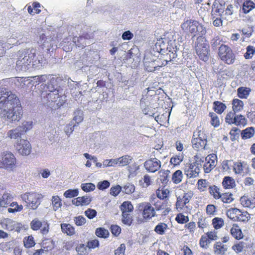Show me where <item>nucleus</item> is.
Instances as JSON below:
<instances>
[{"label":"nucleus","mask_w":255,"mask_h":255,"mask_svg":"<svg viewBox=\"0 0 255 255\" xmlns=\"http://www.w3.org/2000/svg\"><path fill=\"white\" fill-rule=\"evenodd\" d=\"M144 166L149 172H154L160 168L161 163L160 160H146Z\"/></svg>","instance_id":"nucleus-16"},{"label":"nucleus","mask_w":255,"mask_h":255,"mask_svg":"<svg viewBox=\"0 0 255 255\" xmlns=\"http://www.w3.org/2000/svg\"><path fill=\"white\" fill-rule=\"evenodd\" d=\"M61 228L63 233L71 236L75 233L74 227L69 224H61Z\"/></svg>","instance_id":"nucleus-31"},{"label":"nucleus","mask_w":255,"mask_h":255,"mask_svg":"<svg viewBox=\"0 0 255 255\" xmlns=\"http://www.w3.org/2000/svg\"><path fill=\"white\" fill-rule=\"evenodd\" d=\"M210 46L204 36H198L195 44V49L199 58L204 61L209 59Z\"/></svg>","instance_id":"nucleus-4"},{"label":"nucleus","mask_w":255,"mask_h":255,"mask_svg":"<svg viewBox=\"0 0 255 255\" xmlns=\"http://www.w3.org/2000/svg\"><path fill=\"white\" fill-rule=\"evenodd\" d=\"M237 218V221L246 222L250 219V215L247 212H242L239 210V214Z\"/></svg>","instance_id":"nucleus-53"},{"label":"nucleus","mask_w":255,"mask_h":255,"mask_svg":"<svg viewBox=\"0 0 255 255\" xmlns=\"http://www.w3.org/2000/svg\"><path fill=\"white\" fill-rule=\"evenodd\" d=\"M255 7V3L251 0H246L243 3V11L248 13Z\"/></svg>","instance_id":"nucleus-29"},{"label":"nucleus","mask_w":255,"mask_h":255,"mask_svg":"<svg viewBox=\"0 0 255 255\" xmlns=\"http://www.w3.org/2000/svg\"><path fill=\"white\" fill-rule=\"evenodd\" d=\"M23 244L25 248H30L35 245L33 238L32 236H28L23 239Z\"/></svg>","instance_id":"nucleus-61"},{"label":"nucleus","mask_w":255,"mask_h":255,"mask_svg":"<svg viewBox=\"0 0 255 255\" xmlns=\"http://www.w3.org/2000/svg\"><path fill=\"white\" fill-rule=\"evenodd\" d=\"M30 64L29 62L28 61V60L25 58L22 54L21 56L18 58L16 62V65L21 67V68H26Z\"/></svg>","instance_id":"nucleus-48"},{"label":"nucleus","mask_w":255,"mask_h":255,"mask_svg":"<svg viewBox=\"0 0 255 255\" xmlns=\"http://www.w3.org/2000/svg\"><path fill=\"white\" fill-rule=\"evenodd\" d=\"M230 232L233 237L237 240H240L243 238V234L240 228L236 224L233 225Z\"/></svg>","instance_id":"nucleus-23"},{"label":"nucleus","mask_w":255,"mask_h":255,"mask_svg":"<svg viewBox=\"0 0 255 255\" xmlns=\"http://www.w3.org/2000/svg\"><path fill=\"white\" fill-rule=\"evenodd\" d=\"M239 214V209L237 208H231L227 210L226 215L227 217L233 221H238L237 216Z\"/></svg>","instance_id":"nucleus-32"},{"label":"nucleus","mask_w":255,"mask_h":255,"mask_svg":"<svg viewBox=\"0 0 255 255\" xmlns=\"http://www.w3.org/2000/svg\"><path fill=\"white\" fill-rule=\"evenodd\" d=\"M255 129L253 127L247 128L241 132V136L243 139L252 137L255 134Z\"/></svg>","instance_id":"nucleus-28"},{"label":"nucleus","mask_w":255,"mask_h":255,"mask_svg":"<svg viewBox=\"0 0 255 255\" xmlns=\"http://www.w3.org/2000/svg\"><path fill=\"white\" fill-rule=\"evenodd\" d=\"M144 66L145 70L148 72H154L157 70V66L155 64L154 61H149L147 58H144Z\"/></svg>","instance_id":"nucleus-27"},{"label":"nucleus","mask_w":255,"mask_h":255,"mask_svg":"<svg viewBox=\"0 0 255 255\" xmlns=\"http://www.w3.org/2000/svg\"><path fill=\"white\" fill-rule=\"evenodd\" d=\"M52 204L54 211L57 210L62 206L61 200L58 196H54L52 198Z\"/></svg>","instance_id":"nucleus-46"},{"label":"nucleus","mask_w":255,"mask_h":255,"mask_svg":"<svg viewBox=\"0 0 255 255\" xmlns=\"http://www.w3.org/2000/svg\"><path fill=\"white\" fill-rule=\"evenodd\" d=\"M206 162L203 165L204 171L209 173L217 165V160H205Z\"/></svg>","instance_id":"nucleus-35"},{"label":"nucleus","mask_w":255,"mask_h":255,"mask_svg":"<svg viewBox=\"0 0 255 255\" xmlns=\"http://www.w3.org/2000/svg\"><path fill=\"white\" fill-rule=\"evenodd\" d=\"M73 42L77 47L82 48L85 47L86 45V43L84 38H82L81 35L79 36H74L73 38Z\"/></svg>","instance_id":"nucleus-41"},{"label":"nucleus","mask_w":255,"mask_h":255,"mask_svg":"<svg viewBox=\"0 0 255 255\" xmlns=\"http://www.w3.org/2000/svg\"><path fill=\"white\" fill-rule=\"evenodd\" d=\"M224 220L221 218H215L212 220V224L216 229L221 228L224 225Z\"/></svg>","instance_id":"nucleus-62"},{"label":"nucleus","mask_w":255,"mask_h":255,"mask_svg":"<svg viewBox=\"0 0 255 255\" xmlns=\"http://www.w3.org/2000/svg\"><path fill=\"white\" fill-rule=\"evenodd\" d=\"M212 12L213 15L220 16L224 12V8L220 4H214Z\"/></svg>","instance_id":"nucleus-42"},{"label":"nucleus","mask_w":255,"mask_h":255,"mask_svg":"<svg viewBox=\"0 0 255 255\" xmlns=\"http://www.w3.org/2000/svg\"><path fill=\"white\" fill-rule=\"evenodd\" d=\"M21 198L27 204L28 207L35 210L40 204L43 196L36 192H30L24 193L21 196Z\"/></svg>","instance_id":"nucleus-6"},{"label":"nucleus","mask_w":255,"mask_h":255,"mask_svg":"<svg viewBox=\"0 0 255 255\" xmlns=\"http://www.w3.org/2000/svg\"><path fill=\"white\" fill-rule=\"evenodd\" d=\"M251 92L249 88L241 87L238 89L237 93L238 97L241 99H246Z\"/></svg>","instance_id":"nucleus-33"},{"label":"nucleus","mask_w":255,"mask_h":255,"mask_svg":"<svg viewBox=\"0 0 255 255\" xmlns=\"http://www.w3.org/2000/svg\"><path fill=\"white\" fill-rule=\"evenodd\" d=\"M192 197V193H185L182 197L179 196L177 198L176 206L177 209H182L185 205L188 203Z\"/></svg>","instance_id":"nucleus-14"},{"label":"nucleus","mask_w":255,"mask_h":255,"mask_svg":"<svg viewBox=\"0 0 255 255\" xmlns=\"http://www.w3.org/2000/svg\"><path fill=\"white\" fill-rule=\"evenodd\" d=\"M182 173L180 170L176 171L173 174L172 179L175 184H178L182 181Z\"/></svg>","instance_id":"nucleus-54"},{"label":"nucleus","mask_w":255,"mask_h":255,"mask_svg":"<svg viewBox=\"0 0 255 255\" xmlns=\"http://www.w3.org/2000/svg\"><path fill=\"white\" fill-rule=\"evenodd\" d=\"M169 40L167 39L165 36L164 37H161L157 40V41L155 44V49L158 53H161L164 52L165 50H168V44Z\"/></svg>","instance_id":"nucleus-15"},{"label":"nucleus","mask_w":255,"mask_h":255,"mask_svg":"<svg viewBox=\"0 0 255 255\" xmlns=\"http://www.w3.org/2000/svg\"><path fill=\"white\" fill-rule=\"evenodd\" d=\"M19 100L5 88H0V116L11 122L19 121L21 119L22 108L18 103Z\"/></svg>","instance_id":"nucleus-1"},{"label":"nucleus","mask_w":255,"mask_h":255,"mask_svg":"<svg viewBox=\"0 0 255 255\" xmlns=\"http://www.w3.org/2000/svg\"><path fill=\"white\" fill-rule=\"evenodd\" d=\"M35 49L36 52L34 56V61L35 65L38 64H42L45 61V58L44 55V49L43 47H39Z\"/></svg>","instance_id":"nucleus-19"},{"label":"nucleus","mask_w":255,"mask_h":255,"mask_svg":"<svg viewBox=\"0 0 255 255\" xmlns=\"http://www.w3.org/2000/svg\"><path fill=\"white\" fill-rule=\"evenodd\" d=\"M226 108V105L220 101H216L213 102V109L218 114H222Z\"/></svg>","instance_id":"nucleus-22"},{"label":"nucleus","mask_w":255,"mask_h":255,"mask_svg":"<svg viewBox=\"0 0 255 255\" xmlns=\"http://www.w3.org/2000/svg\"><path fill=\"white\" fill-rule=\"evenodd\" d=\"M192 138H197V139H207V136L205 132V130L201 126H198L196 129L194 131Z\"/></svg>","instance_id":"nucleus-21"},{"label":"nucleus","mask_w":255,"mask_h":255,"mask_svg":"<svg viewBox=\"0 0 255 255\" xmlns=\"http://www.w3.org/2000/svg\"><path fill=\"white\" fill-rule=\"evenodd\" d=\"M105 162H108V166H123L127 164L126 160H104Z\"/></svg>","instance_id":"nucleus-57"},{"label":"nucleus","mask_w":255,"mask_h":255,"mask_svg":"<svg viewBox=\"0 0 255 255\" xmlns=\"http://www.w3.org/2000/svg\"><path fill=\"white\" fill-rule=\"evenodd\" d=\"M235 122L233 124H235L237 126H245L247 124V120L245 117L242 115H239L236 116Z\"/></svg>","instance_id":"nucleus-47"},{"label":"nucleus","mask_w":255,"mask_h":255,"mask_svg":"<svg viewBox=\"0 0 255 255\" xmlns=\"http://www.w3.org/2000/svg\"><path fill=\"white\" fill-rule=\"evenodd\" d=\"M43 226L41 229V232L43 235H45L49 231V224L47 222L42 223L38 219H33L30 223L31 228L34 231H37Z\"/></svg>","instance_id":"nucleus-12"},{"label":"nucleus","mask_w":255,"mask_h":255,"mask_svg":"<svg viewBox=\"0 0 255 255\" xmlns=\"http://www.w3.org/2000/svg\"><path fill=\"white\" fill-rule=\"evenodd\" d=\"M15 148L18 152L22 155H29L31 150L30 142L27 140L23 139H20L17 141Z\"/></svg>","instance_id":"nucleus-10"},{"label":"nucleus","mask_w":255,"mask_h":255,"mask_svg":"<svg viewBox=\"0 0 255 255\" xmlns=\"http://www.w3.org/2000/svg\"><path fill=\"white\" fill-rule=\"evenodd\" d=\"M167 225L164 223H159L154 229V231L159 235H164L165 231L167 229Z\"/></svg>","instance_id":"nucleus-43"},{"label":"nucleus","mask_w":255,"mask_h":255,"mask_svg":"<svg viewBox=\"0 0 255 255\" xmlns=\"http://www.w3.org/2000/svg\"><path fill=\"white\" fill-rule=\"evenodd\" d=\"M49 92L44 98V102L49 107L58 109L62 106L65 102L63 97L59 95V90L54 88L50 83L46 85Z\"/></svg>","instance_id":"nucleus-2"},{"label":"nucleus","mask_w":255,"mask_h":255,"mask_svg":"<svg viewBox=\"0 0 255 255\" xmlns=\"http://www.w3.org/2000/svg\"><path fill=\"white\" fill-rule=\"evenodd\" d=\"M33 123L32 121H24L14 129H10L7 132V136L11 139H16L20 137L28 130L32 128Z\"/></svg>","instance_id":"nucleus-7"},{"label":"nucleus","mask_w":255,"mask_h":255,"mask_svg":"<svg viewBox=\"0 0 255 255\" xmlns=\"http://www.w3.org/2000/svg\"><path fill=\"white\" fill-rule=\"evenodd\" d=\"M81 187L84 191L86 192L92 191L95 189V185L92 183H82Z\"/></svg>","instance_id":"nucleus-60"},{"label":"nucleus","mask_w":255,"mask_h":255,"mask_svg":"<svg viewBox=\"0 0 255 255\" xmlns=\"http://www.w3.org/2000/svg\"><path fill=\"white\" fill-rule=\"evenodd\" d=\"M42 248L40 250H37L33 255H40L44 253V251H48L53 248L52 241L50 239L45 240L42 243Z\"/></svg>","instance_id":"nucleus-18"},{"label":"nucleus","mask_w":255,"mask_h":255,"mask_svg":"<svg viewBox=\"0 0 255 255\" xmlns=\"http://www.w3.org/2000/svg\"><path fill=\"white\" fill-rule=\"evenodd\" d=\"M211 117V124L214 127L216 128L219 126L220 123L218 116L214 112H210L209 114Z\"/></svg>","instance_id":"nucleus-44"},{"label":"nucleus","mask_w":255,"mask_h":255,"mask_svg":"<svg viewBox=\"0 0 255 255\" xmlns=\"http://www.w3.org/2000/svg\"><path fill=\"white\" fill-rule=\"evenodd\" d=\"M135 187L134 185L127 183L123 187V191L127 194H130L134 191Z\"/></svg>","instance_id":"nucleus-58"},{"label":"nucleus","mask_w":255,"mask_h":255,"mask_svg":"<svg viewBox=\"0 0 255 255\" xmlns=\"http://www.w3.org/2000/svg\"><path fill=\"white\" fill-rule=\"evenodd\" d=\"M122 222L124 224L130 225L132 222L131 216L128 213H122Z\"/></svg>","instance_id":"nucleus-64"},{"label":"nucleus","mask_w":255,"mask_h":255,"mask_svg":"<svg viewBox=\"0 0 255 255\" xmlns=\"http://www.w3.org/2000/svg\"><path fill=\"white\" fill-rule=\"evenodd\" d=\"M191 142L193 148L197 150H202L205 148L207 140V139H197V138H192Z\"/></svg>","instance_id":"nucleus-17"},{"label":"nucleus","mask_w":255,"mask_h":255,"mask_svg":"<svg viewBox=\"0 0 255 255\" xmlns=\"http://www.w3.org/2000/svg\"><path fill=\"white\" fill-rule=\"evenodd\" d=\"M0 224L2 228L9 231L14 230L17 232H20L23 227V225L20 223L8 218L4 219Z\"/></svg>","instance_id":"nucleus-11"},{"label":"nucleus","mask_w":255,"mask_h":255,"mask_svg":"<svg viewBox=\"0 0 255 255\" xmlns=\"http://www.w3.org/2000/svg\"><path fill=\"white\" fill-rule=\"evenodd\" d=\"M201 160H195L191 163H186L185 168V172L187 177L195 178L198 176L200 172L201 164Z\"/></svg>","instance_id":"nucleus-9"},{"label":"nucleus","mask_w":255,"mask_h":255,"mask_svg":"<svg viewBox=\"0 0 255 255\" xmlns=\"http://www.w3.org/2000/svg\"><path fill=\"white\" fill-rule=\"evenodd\" d=\"M133 207L129 201H125L121 206L122 213H129L133 211Z\"/></svg>","instance_id":"nucleus-39"},{"label":"nucleus","mask_w":255,"mask_h":255,"mask_svg":"<svg viewBox=\"0 0 255 255\" xmlns=\"http://www.w3.org/2000/svg\"><path fill=\"white\" fill-rule=\"evenodd\" d=\"M10 206L11 208H9L7 210L9 213H14L15 212L20 211L23 209L22 205H18L16 202L10 203Z\"/></svg>","instance_id":"nucleus-59"},{"label":"nucleus","mask_w":255,"mask_h":255,"mask_svg":"<svg viewBox=\"0 0 255 255\" xmlns=\"http://www.w3.org/2000/svg\"><path fill=\"white\" fill-rule=\"evenodd\" d=\"M95 233L98 237L103 238H106L109 235L108 230L103 228L97 229Z\"/></svg>","instance_id":"nucleus-52"},{"label":"nucleus","mask_w":255,"mask_h":255,"mask_svg":"<svg viewBox=\"0 0 255 255\" xmlns=\"http://www.w3.org/2000/svg\"><path fill=\"white\" fill-rule=\"evenodd\" d=\"M27 6L28 13L32 15L39 14L41 11V4L37 1H34L31 3V5H27Z\"/></svg>","instance_id":"nucleus-20"},{"label":"nucleus","mask_w":255,"mask_h":255,"mask_svg":"<svg viewBox=\"0 0 255 255\" xmlns=\"http://www.w3.org/2000/svg\"><path fill=\"white\" fill-rule=\"evenodd\" d=\"M79 194L78 189H69L66 190L64 193V196L66 198H72L77 196Z\"/></svg>","instance_id":"nucleus-63"},{"label":"nucleus","mask_w":255,"mask_h":255,"mask_svg":"<svg viewBox=\"0 0 255 255\" xmlns=\"http://www.w3.org/2000/svg\"><path fill=\"white\" fill-rule=\"evenodd\" d=\"M169 116L167 117V114L165 113L156 116L155 118V120L160 125H163L166 123V122L168 121Z\"/></svg>","instance_id":"nucleus-56"},{"label":"nucleus","mask_w":255,"mask_h":255,"mask_svg":"<svg viewBox=\"0 0 255 255\" xmlns=\"http://www.w3.org/2000/svg\"><path fill=\"white\" fill-rule=\"evenodd\" d=\"M209 192L212 195L214 198L216 199L220 198L221 193L220 192V189L216 186H210L209 187Z\"/></svg>","instance_id":"nucleus-50"},{"label":"nucleus","mask_w":255,"mask_h":255,"mask_svg":"<svg viewBox=\"0 0 255 255\" xmlns=\"http://www.w3.org/2000/svg\"><path fill=\"white\" fill-rule=\"evenodd\" d=\"M222 185L226 189L233 188L236 185L235 180L231 177L225 176L223 180Z\"/></svg>","instance_id":"nucleus-25"},{"label":"nucleus","mask_w":255,"mask_h":255,"mask_svg":"<svg viewBox=\"0 0 255 255\" xmlns=\"http://www.w3.org/2000/svg\"><path fill=\"white\" fill-rule=\"evenodd\" d=\"M218 54L221 61L228 65L233 64L236 60V55L231 48L222 44L218 49Z\"/></svg>","instance_id":"nucleus-5"},{"label":"nucleus","mask_w":255,"mask_h":255,"mask_svg":"<svg viewBox=\"0 0 255 255\" xmlns=\"http://www.w3.org/2000/svg\"><path fill=\"white\" fill-rule=\"evenodd\" d=\"M130 161L128 162V160H126L127 164L125 165H128V169L130 174L133 173L138 169V165L134 162L133 160H130Z\"/></svg>","instance_id":"nucleus-45"},{"label":"nucleus","mask_w":255,"mask_h":255,"mask_svg":"<svg viewBox=\"0 0 255 255\" xmlns=\"http://www.w3.org/2000/svg\"><path fill=\"white\" fill-rule=\"evenodd\" d=\"M214 252L217 255H224L227 250V246L219 242L216 243L214 246Z\"/></svg>","instance_id":"nucleus-26"},{"label":"nucleus","mask_w":255,"mask_h":255,"mask_svg":"<svg viewBox=\"0 0 255 255\" xmlns=\"http://www.w3.org/2000/svg\"><path fill=\"white\" fill-rule=\"evenodd\" d=\"M232 196V194L230 193H225L221 194L220 198L224 203H230L234 200V198Z\"/></svg>","instance_id":"nucleus-55"},{"label":"nucleus","mask_w":255,"mask_h":255,"mask_svg":"<svg viewBox=\"0 0 255 255\" xmlns=\"http://www.w3.org/2000/svg\"><path fill=\"white\" fill-rule=\"evenodd\" d=\"M233 110L234 112H239L243 109L244 103L241 100L234 99L232 101Z\"/></svg>","instance_id":"nucleus-30"},{"label":"nucleus","mask_w":255,"mask_h":255,"mask_svg":"<svg viewBox=\"0 0 255 255\" xmlns=\"http://www.w3.org/2000/svg\"><path fill=\"white\" fill-rule=\"evenodd\" d=\"M241 204L245 207H249L250 208L255 207V203L253 201L250 200L248 197L243 196L240 199Z\"/></svg>","instance_id":"nucleus-38"},{"label":"nucleus","mask_w":255,"mask_h":255,"mask_svg":"<svg viewBox=\"0 0 255 255\" xmlns=\"http://www.w3.org/2000/svg\"><path fill=\"white\" fill-rule=\"evenodd\" d=\"M76 250L79 255H84L88 254L90 250L88 246H85L84 244H80L77 246Z\"/></svg>","instance_id":"nucleus-51"},{"label":"nucleus","mask_w":255,"mask_h":255,"mask_svg":"<svg viewBox=\"0 0 255 255\" xmlns=\"http://www.w3.org/2000/svg\"><path fill=\"white\" fill-rule=\"evenodd\" d=\"M136 208L139 211L142 212V216L144 219L148 220L156 216L154 208L149 202L140 203L137 204Z\"/></svg>","instance_id":"nucleus-8"},{"label":"nucleus","mask_w":255,"mask_h":255,"mask_svg":"<svg viewBox=\"0 0 255 255\" xmlns=\"http://www.w3.org/2000/svg\"><path fill=\"white\" fill-rule=\"evenodd\" d=\"M255 54V47L253 45H248L246 48V52L244 56L246 59H250L253 58Z\"/></svg>","instance_id":"nucleus-40"},{"label":"nucleus","mask_w":255,"mask_h":255,"mask_svg":"<svg viewBox=\"0 0 255 255\" xmlns=\"http://www.w3.org/2000/svg\"><path fill=\"white\" fill-rule=\"evenodd\" d=\"M0 168H3L7 170L12 169L15 164V160H0Z\"/></svg>","instance_id":"nucleus-37"},{"label":"nucleus","mask_w":255,"mask_h":255,"mask_svg":"<svg viewBox=\"0 0 255 255\" xmlns=\"http://www.w3.org/2000/svg\"><path fill=\"white\" fill-rule=\"evenodd\" d=\"M169 170L160 171L159 172V177L158 180L161 182L163 185L167 184L168 181Z\"/></svg>","instance_id":"nucleus-36"},{"label":"nucleus","mask_w":255,"mask_h":255,"mask_svg":"<svg viewBox=\"0 0 255 255\" xmlns=\"http://www.w3.org/2000/svg\"><path fill=\"white\" fill-rule=\"evenodd\" d=\"M12 197L11 195L8 193H4L1 198L0 199V206L2 207H6L11 201Z\"/></svg>","instance_id":"nucleus-34"},{"label":"nucleus","mask_w":255,"mask_h":255,"mask_svg":"<svg viewBox=\"0 0 255 255\" xmlns=\"http://www.w3.org/2000/svg\"><path fill=\"white\" fill-rule=\"evenodd\" d=\"M155 64L157 66V70H159L160 68L166 65L168 63V61L164 58V56H161L160 57H158L154 60Z\"/></svg>","instance_id":"nucleus-49"},{"label":"nucleus","mask_w":255,"mask_h":255,"mask_svg":"<svg viewBox=\"0 0 255 255\" xmlns=\"http://www.w3.org/2000/svg\"><path fill=\"white\" fill-rule=\"evenodd\" d=\"M182 30L190 34L192 37L204 36L206 33V28L198 21L192 19L185 21L181 25Z\"/></svg>","instance_id":"nucleus-3"},{"label":"nucleus","mask_w":255,"mask_h":255,"mask_svg":"<svg viewBox=\"0 0 255 255\" xmlns=\"http://www.w3.org/2000/svg\"><path fill=\"white\" fill-rule=\"evenodd\" d=\"M35 49L31 48L30 49L27 50L25 52H24L23 54L26 59L28 60V61L29 62L30 64L32 63L33 65H35V61H34V56L35 54Z\"/></svg>","instance_id":"nucleus-24"},{"label":"nucleus","mask_w":255,"mask_h":255,"mask_svg":"<svg viewBox=\"0 0 255 255\" xmlns=\"http://www.w3.org/2000/svg\"><path fill=\"white\" fill-rule=\"evenodd\" d=\"M152 205L154 206L155 211H162V214L163 215H166L169 213L171 211L170 207H169L168 202L166 201H162L161 200L157 199V201H155L154 203H152Z\"/></svg>","instance_id":"nucleus-13"}]
</instances>
